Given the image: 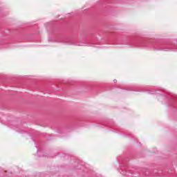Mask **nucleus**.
Returning a JSON list of instances; mask_svg holds the SVG:
<instances>
[{"label": "nucleus", "mask_w": 177, "mask_h": 177, "mask_svg": "<svg viewBox=\"0 0 177 177\" xmlns=\"http://www.w3.org/2000/svg\"><path fill=\"white\" fill-rule=\"evenodd\" d=\"M126 45L131 48H140L141 49H152L153 50H162V52H177V44H161L155 42L153 39L136 40L131 39Z\"/></svg>", "instance_id": "obj_1"}, {"label": "nucleus", "mask_w": 177, "mask_h": 177, "mask_svg": "<svg viewBox=\"0 0 177 177\" xmlns=\"http://www.w3.org/2000/svg\"><path fill=\"white\" fill-rule=\"evenodd\" d=\"M120 168L119 172L127 177H151L158 176L157 171H153L148 169H138L136 167L128 168L127 166L126 160L122 157L118 158Z\"/></svg>", "instance_id": "obj_2"}, {"label": "nucleus", "mask_w": 177, "mask_h": 177, "mask_svg": "<svg viewBox=\"0 0 177 177\" xmlns=\"http://www.w3.org/2000/svg\"><path fill=\"white\" fill-rule=\"evenodd\" d=\"M147 93H149V95H154L158 93V95H160L158 97V100H161V99H166L167 100H169V97H171L169 95H168L167 91H163V93H158V91L150 90L147 91Z\"/></svg>", "instance_id": "obj_3"}, {"label": "nucleus", "mask_w": 177, "mask_h": 177, "mask_svg": "<svg viewBox=\"0 0 177 177\" xmlns=\"http://www.w3.org/2000/svg\"><path fill=\"white\" fill-rule=\"evenodd\" d=\"M133 91L134 92H144L145 91L142 90L141 88H140L139 89H133Z\"/></svg>", "instance_id": "obj_4"}, {"label": "nucleus", "mask_w": 177, "mask_h": 177, "mask_svg": "<svg viewBox=\"0 0 177 177\" xmlns=\"http://www.w3.org/2000/svg\"><path fill=\"white\" fill-rule=\"evenodd\" d=\"M75 45H77V46H84V44H82V43H77Z\"/></svg>", "instance_id": "obj_5"}, {"label": "nucleus", "mask_w": 177, "mask_h": 177, "mask_svg": "<svg viewBox=\"0 0 177 177\" xmlns=\"http://www.w3.org/2000/svg\"><path fill=\"white\" fill-rule=\"evenodd\" d=\"M16 129V131H17V132H21V131H20V130H19L17 129Z\"/></svg>", "instance_id": "obj_6"}, {"label": "nucleus", "mask_w": 177, "mask_h": 177, "mask_svg": "<svg viewBox=\"0 0 177 177\" xmlns=\"http://www.w3.org/2000/svg\"><path fill=\"white\" fill-rule=\"evenodd\" d=\"M113 82L115 84V82H117V80H114Z\"/></svg>", "instance_id": "obj_7"}, {"label": "nucleus", "mask_w": 177, "mask_h": 177, "mask_svg": "<svg viewBox=\"0 0 177 177\" xmlns=\"http://www.w3.org/2000/svg\"><path fill=\"white\" fill-rule=\"evenodd\" d=\"M58 42H63V40H61V41H58Z\"/></svg>", "instance_id": "obj_8"}, {"label": "nucleus", "mask_w": 177, "mask_h": 177, "mask_svg": "<svg viewBox=\"0 0 177 177\" xmlns=\"http://www.w3.org/2000/svg\"><path fill=\"white\" fill-rule=\"evenodd\" d=\"M38 151H39V150L37 149V153H38Z\"/></svg>", "instance_id": "obj_9"}]
</instances>
